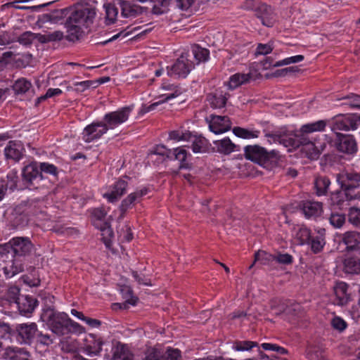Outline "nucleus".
<instances>
[{
  "label": "nucleus",
  "instance_id": "nucleus-39",
  "mask_svg": "<svg viewBox=\"0 0 360 360\" xmlns=\"http://www.w3.org/2000/svg\"><path fill=\"white\" fill-rule=\"evenodd\" d=\"M255 262L261 264L269 265L274 262V255L264 250H259L255 255Z\"/></svg>",
  "mask_w": 360,
  "mask_h": 360
},
{
  "label": "nucleus",
  "instance_id": "nucleus-31",
  "mask_svg": "<svg viewBox=\"0 0 360 360\" xmlns=\"http://www.w3.org/2000/svg\"><path fill=\"white\" fill-rule=\"evenodd\" d=\"M304 60V56L302 55H296L294 56H290L284 58L283 60H281L279 61L276 62L275 63H269L267 65V62L264 64L265 68H269L270 67H281L283 65H287L292 63H297L302 61Z\"/></svg>",
  "mask_w": 360,
  "mask_h": 360
},
{
  "label": "nucleus",
  "instance_id": "nucleus-40",
  "mask_svg": "<svg viewBox=\"0 0 360 360\" xmlns=\"http://www.w3.org/2000/svg\"><path fill=\"white\" fill-rule=\"evenodd\" d=\"M105 11V22L108 25L113 23L117 16L118 11L117 8L110 4H104L103 6Z\"/></svg>",
  "mask_w": 360,
  "mask_h": 360
},
{
  "label": "nucleus",
  "instance_id": "nucleus-60",
  "mask_svg": "<svg viewBox=\"0 0 360 360\" xmlns=\"http://www.w3.org/2000/svg\"><path fill=\"white\" fill-rule=\"evenodd\" d=\"M39 165L41 173L45 172L53 175L56 174V167L53 165L46 162L39 163Z\"/></svg>",
  "mask_w": 360,
  "mask_h": 360
},
{
  "label": "nucleus",
  "instance_id": "nucleus-58",
  "mask_svg": "<svg viewBox=\"0 0 360 360\" xmlns=\"http://www.w3.org/2000/svg\"><path fill=\"white\" fill-rule=\"evenodd\" d=\"M106 212L103 208H96L91 210V214L94 221H102L106 215ZM96 223V221H94Z\"/></svg>",
  "mask_w": 360,
  "mask_h": 360
},
{
  "label": "nucleus",
  "instance_id": "nucleus-2",
  "mask_svg": "<svg viewBox=\"0 0 360 360\" xmlns=\"http://www.w3.org/2000/svg\"><path fill=\"white\" fill-rule=\"evenodd\" d=\"M41 319L53 333L59 336L68 334L72 330L84 331L83 328L72 321L66 313L56 311L53 309L44 310Z\"/></svg>",
  "mask_w": 360,
  "mask_h": 360
},
{
  "label": "nucleus",
  "instance_id": "nucleus-19",
  "mask_svg": "<svg viewBox=\"0 0 360 360\" xmlns=\"http://www.w3.org/2000/svg\"><path fill=\"white\" fill-rule=\"evenodd\" d=\"M301 209L307 218L317 217L323 212L322 204L316 201H303Z\"/></svg>",
  "mask_w": 360,
  "mask_h": 360
},
{
  "label": "nucleus",
  "instance_id": "nucleus-13",
  "mask_svg": "<svg viewBox=\"0 0 360 360\" xmlns=\"http://www.w3.org/2000/svg\"><path fill=\"white\" fill-rule=\"evenodd\" d=\"M356 117L353 115H339L333 118V129L338 130H354L357 129Z\"/></svg>",
  "mask_w": 360,
  "mask_h": 360
},
{
  "label": "nucleus",
  "instance_id": "nucleus-9",
  "mask_svg": "<svg viewBox=\"0 0 360 360\" xmlns=\"http://www.w3.org/2000/svg\"><path fill=\"white\" fill-rule=\"evenodd\" d=\"M134 107L125 106L118 109L117 110L107 113L103 117V122L109 129H113L120 126V124L126 122Z\"/></svg>",
  "mask_w": 360,
  "mask_h": 360
},
{
  "label": "nucleus",
  "instance_id": "nucleus-14",
  "mask_svg": "<svg viewBox=\"0 0 360 360\" xmlns=\"http://www.w3.org/2000/svg\"><path fill=\"white\" fill-rule=\"evenodd\" d=\"M336 146L340 152L354 154L357 151L356 142L351 135L338 134Z\"/></svg>",
  "mask_w": 360,
  "mask_h": 360
},
{
  "label": "nucleus",
  "instance_id": "nucleus-50",
  "mask_svg": "<svg viewBox=\"0 0 360 360\" xmlns=\"http://www.w3.org/2000/svg\"><path fill=\"white\" fill-rule=\"evenodd\" d=\"M210 103L214 108H223L226 102V98L222 95L212 96L209 98Z\"/></svg>",
  "mask_w": 360,
  "mask_h": 360
},
{
  "label": "nucleus",
  "instance_id": "nucleus-22",
  "mask_svg": "<svg viewBox=\"0 0 360 360\" xmlns=\"http://www.w3.org/2000/svg\"><path fill=\"white\" fill-rule=\"evenodd\" d=\"M120 5L122 9V15L124 18H134L146 11V8L136 5H131L129 2L120 0Z\"/></svg>",
  "mask_w": 360,
  "mask_h": 360
},
{
  "label": "nucleus",
  "instance_id": "nucleus-44",
  "mask_svg": "<svg viewBox=\"0 0 360 360\" xmlns=\"http://www.w3.org/2000/svg\"><path fill=\"white\" fill-rule=\"evenodd\" d=\"M171 153V150L166 148L162 145H158L156 146L150 152V157L153 159V156L160 155L162 160H165V158H169Z\"/></svg>",
  "mask_w": 360,
  "mask_h": 360
},
{
  "label": "nucleus",
  "instance_id": "nucleus-3",
  "mask_svg": "<svg viewBox=\"0 0 360 360\" xmlns=\"http://www.w3.org/2000/svg\"><path fill=\"white\" fill-rule=\"evenodd\" d=\"M279 143L287 148L288 152L301 147L300 150L310 159H316L324 150L326 143L323 142L301 141L295 134L283 136L279 139Z\"/></svg>",
  "mask_w": 360,
  "mask_h": 360
},
{
  "label": "nucleus",
  "instance_id": "nucleus-34",
  "mask_svg": "<svg viewBox=\"0 0 360 360\" xmlns=\"http://www.w3.org/2000/svg\"><path fill=\"white\" fill-rule=\"evenodd\" d=\"M326 127V122L324 120H319L314 122L304 124L300 128L302 133H312L316 131H322Z\"/></svg>",
  "mask_w": 360,
  "mask_h": 360
},
{
  "label": "nucleus",
  "instance_id": "nucleus-54",
  "mask_svg": "<svg viewBox=\"0 0 360 360\" xmlns=\"http://www.w3.org/2000/svg\"><path fill=\"white\" fill-rule=\"evenodd\" d=\"M121 292L123 295L124 298L125 299V302L127 304L131 305H135L136 303V297H134L131 293V289L125 286L121 289Z\"/></svg>",
  "mask_w": 360,
  "mask_h": 360
},
{
  "label": "nucleus",
  "instance_id": "nucleus-10",
  "mask_svg": "<svg viewBox=\"0 0 360 360\" xmlns=\"http://www.w3.org/2000/svg\"><path fill=\"white\" fill-rule=\"evenodd\" d=\"M127 184H128L126 180L120 179L114 184L103 188L102 195L109 202H115L117 201L126 192Z\"/></svg>",
  "mask_w": 360,
  "mask_h": 360
},
{
  "label": "nucleus",
  "instance_id": "nucleus-17",
  "mask_svg": "<svg viewBox=\"0 0 360 360\" xmlns=\"http://www.w3.org/2000/svg\"><path fill=\"white\" fill-rule=\"evenodd\" d=\"M335 302L336 304L343 306L351 300L350 293L348 292V285L342 281L337 282L334 287Z\"/></svg>",
  "mask_w": 360,
  "mask_h": 360
},
{
  "label": "nucleus",
  "instance_id": "nucleus-8",
  "mask_svg": "<svg viewBox=\"0 0 360 360\" xmlns=\"http://www.w3.org/2000/svg\"><path fill=\"white\" fill-rule=\"evenodd\" d=\"M161 91L163 92L160 93L158 96L156 98L158 101L153 102L149 105H143L141 109V113L144 114L154 110L157 106L166 101L176 98L181 94V89L172 84H162Z\"/></svg>",
  "mask_w": 360,
  "mask_h": 360
},
{
  "label": "nucleus",
  "instance_id": "nucleus-16",
  "mask_svg": "<svg viewBox=\"0 0 360 360\" xmlns=\"http://www.w3.org/2000/svg\"><path fill=\"white\" fill-rule=\"evenodd\" d=\"M102 345L103 341L100 337L94 334H89L85 338L84 352L89 356H96L100 354Z\"/></svg>",
  "mask_w": 360,
  "mask_h": 360
},
{
  "label": "nucleus",
  "instance_id": "nucleus-28",
  "mask_svg": "<svg viewBox=\"0 0 360 360\" xmlns=\"http://www.w3.org/2000/svg\"><path fill=\"white\" fill-rule=\"evenodd\" d=\"M214 145L218 152L224 154H229L235 150V145L229 138L214 141Z\"/></svg>",
  "mask_w": 360,
  "mask_h": 360
},
{
  "label": "nucleus",
  "instance_id": "nucleus-45",
  "mask_svg": "<svg viewBox=\"0 0 360 360\" xmlns=\"http://www.w3.org/2000/svg\"><path fill=\"white\" fill-rule=\"evenodd\" d=\"M325 239L323 234L321 233L319 236L313 238L311 241V248L314 253L319 252L322 250L325 245Z\"/></svg>",
  "mask_w": 360,
  "mask_h": 360
},
{
  "label": "nucleus",
  "instance_id": "nucleus-56",
  "mask_svg": "<svg viewBox=\"0 0 360 360\" xmlns=\"http://www.w3.org/2000/svg\"><path fill=\"white\" fill-rule=\"evenodd\" d=\"M262 347L264 350H271V351H276L279 354H285L287 353V350L281 347H279L274 344L271 343H263L262 344Z\"/></svg>",
  "mask_w": 360,
  "mask_h": 360
},
{
  "label": "nucleus",
  "instance_id": "nucleus-47",
  "mask_svg": "<svg viewBox=\"0 0 360 360\" xmlns=\"http://www.w3.org/2000/svg\"><path fill=\"white\" fill-rule=\"evenodd\" d=\"M329 221L333 227L340 229L345 222V216L342 214L332 213L329 218Z\"/></svg>",
  "mask_w": 360,
  "mask_h": 360
},
{
  "label": "nucleus",
  "instance_id": "nucleus-6",
  "mask_svg": "<svg viewBox=\"0 0 360 360\" xmlns=\"http://www.w3.org/2000/svg\"><path fill=\"white\" fill-rule=\"evenodd\" d=\"M10 249L13 250L15 257L21 258L32 252L33 245L27 237H15L8 243L0 244V255L8 252Z\"/></svg>",
  "mask_w": 360,
  "mask_h": 360
},
{
  "label": "nucleus",
  "instance_id": "nucleus-62",
  "mask_svg": "<svg viewBox=\"0 0 360 360\" xmlns=\"http://www.w3.org/2000/svg\"><path fill=\"white\" fill-rule=\"evenodd\" d=\"M132 276L139 284L151 285L150 279L146 277H141L137 272H133Z\"/></svg>",
  "mask_w": 360,
  "mask_h": 360
},
{
  "label": "nucleus",
  "instance_id": "nucleus-55",
  "mask_svg": "<svg viewBox=\"0 0 360 360\" xmlns=\"http://www.w3.org/2000/svg\"><path fill=\"white\" fill-rule=\"evenodd\" d=\"M346 101L345 104L349 105L352 108H360V96L354 94L345 98Z\"/></svg>",
  "mask_w": 360,
  "mask_h": 360
},
{
  "label": "nucleus",
  "instance_id": "nucleus-1",
  "mask_svg": "<svg viewBox=\"0 0 360 360\" xmlns=\"http://www.w3.org/2000/svg\"><path fill=\"white\" fill-rule=\"evenodd\" d=\"M68 15L65 27L68 37L71 41L79 39L94 22L96 15L94 8L86 4H76L72 7L60 9L52 13V19L58 22V18Z\"/></svg>",
  "mask_w": 360,
  "mask_h": 360
},
{
  "label": "nucleus",
  "instance_id": "nucleus-43",
  "mask_svg": "<svg viewBox=\"0 0 360 360\" xmlns=\"http://www.w3.org/2000/svg\"><path fill=\"white\" fill-rule=\"evenodd\" d=\"M192 150L195 153H204L207 150V141L202 137H196L193 140Z\"/></svg>",
  "mask_w": 360,
  "mask_h": 360
},
{
  "label": "nucleus",
  "instance_id": "nucleus-21",
  "mask_svg": "<svg viewBox=\"0 0 360 360\" xmlns=\"http://www.w3.org/2000/svg\"><path fill=\"white\" fill-rule=\"evenodd\" d=\"M24 148L20 141H10L5 148L4 153L7 159L18 161L22 156Z\"/></svg>",
  "mask_w": 360,
  "mask_h": 360
},
{
  "label": "nucleus",
  "instance_id": "nucleus-48",
  "mask_svg": "<svg viewBox=\"0 0 360 360\" xmlns=\"http://www.w3.org/2000/svg\"><path fill=\"white\" fill-rule=\"evenodd\" d=\"M274 262L283 265L291 264L293 262V257L288 253H278L274 255Z\"/></svg>",
  "mask_w": 360,
  "mask_h": 360
},
{
  "label": "nucleus",
  "instance_id": "nucleus-35",
  "mask_svg": "<svg viewBox=\"0 0 360 360\" xmlns=\"http://www.w3.org/2000/svg\"><path fill=\"white\" fill-rule=\"evenodd\" d=\"M32 88V83L25 78H20L15 81L13 89L15 94H25Z\"/></svg>",
  "mask_w": 360,
  "mask_h": 360
},
{
  "label": "nucleus",
  "instance_id": "nucleus-18",
  "mask_svg": "<svg viewBox=\"0 0 360 360\" xmlns=\"http://www.w3.org/2000/svg\"><path fill=\"white\" fill-rule=\"evenodd\" d=\"M257 15L262 23L266 27H272L276 21L273 9L266 4H262L257 8Z\"/></svg>",
  "mask_w": 360,
  "mask_h": 360
},
{
  "label": "nucleus",
  "instance_id": "nucleus-57",
  "mask_svg": "<svg viewBox=\"0 0 360 360\" xmlns=\"http://www.w3.org/2000/svg\"><path fill=\"white\" fill-rule=\"evenodd\" d=\"M273 47L270 44H259L257 48V55H266L271 52Z\"/></svg>",
  "mask_w": 360,
  "mask_h": 360
},
{
  "label": "nucleus",
  "instance_id": "nucleus-5",
  "mask_svg": "<svg viewBox=\"0 0 360 360\" xmlns=\"http://www.w3.org/2000/svg\"><path fill=\"white\" fill-rule=\"evenodd\" d=\"M336 181L341 188L345 191L347 200L360 199L359 193L350 195L349 191L360 186V174L352 170L344 169L336 176Z\"/></svg>",
  "mask_w": 360,
  "mask_h": 360
},
{
  "label": "nucleus",
  "instance_id": "nucleus-30",
  "mask_svg": "<svg viewBox=\"0 0 360 360\" xmlns=\"http://www.w3.org/2000/svg\"><path fill=\"white\" fill-rule=\"evenodd\" d=\"M250 79L249 74L236 73L232 75L228 82L229 89H233L238 87L240 85L248 82Z\"/></svg>",
  "mask_w": 360,
  "mask_h": 360
},
{
  "label": "nucleus",
  "instance_id": "nucleus-23",
  "mask_svg": "<svg viewBox=\"0 0 360 360\" xmlns=\"http://www.w3.org/2000/svg\"><path fill=\"white\" fill-rule=\"evenodd\" d=\"M18 309L22 315L31 314L37 307V301L32 297L21 296L18 299Z\"/></svg>",
  "mask_w": 360,
  "mask_h": 360
},
{
  "label": "nucleus",
  "instance_id": "nucleus-53",
  "mask_svg": "<svg viewBox=\"0 0 360 360\" xmlns=\"http://www.w3.org/2000/svg\"><path fill=\"white\" fill-rule=\"evenodd\" d=\"M331 326L333 328L340 332L346 329L347 324L346 321L340 316H335L331 320Z\"/></svg>",
  "mask_w": 360,
  "mask_h": 360
},
{
  "label": "nucleus",
  "instance_id": "nucleus-61",
  "mask_svg": "<svg viewBox=\"0 0 360 360\" xmlns=\"http://www.w3.org/2000/svg\"><path fill=\"white\" fill-rule=\"evenodd\" d=\"M166 354V360H179L181 358V352L177 349H168Z\"/></svg>",
  "mask_w": 360,
  "mask_h": 360
},
{
  "label": "nucleus",
  "instance_id": "nucleus-52",
  "mask_svg": "<svg viewBox=\"0 0 360 360\" xmlns=\"http://www.w3.org/2000/svg\"><path fill=\"white\" fill-rule=\"evenodd\" d=\"M348 217L349 221L353 225L360 224V208L352 207L349 210Z\"/></svg>",
  "mask_w": 360,
  "mask_h": 360
},
{
  "label": "nucleus",
  "instance_id": "nucleus-37",
  "mask_svg": "<svg viewBox=\"0 0 360 360\" xmlns=\"http://www.w3.org/2000/svg\"><path fill=\"white\" fill-rule=\"evenodd\" d=\"M209 51L206 49L202 48L198 46H195L192 49V57H193L196 63L198 64L200 63L205 62L209 58Z\"/></svg>",
  "mask_w": 360,
  "mask_h": 360
},
{
  "label": "nucleus",
  "instance_id": "nucleus-25",
  "mask_svg": "<svg viewBox=\"0 0 360 360\" xmlns=\"http://www.w3.org/2000/svg\"><path fill=\"white\" fill-rule=\"evenodd\" d=\"M133 355L128 347L117 344L113 349L112 360H132Z\"/></svg>",
  "mask_w": 360,
  "mask_h": 360
},
{
  "label": "nucleus",
  "instance_id": "nucleus-20",
  "mask_svg": "<svg viewBox=\"0 0 360 360\" xmlns=\"http://www.w3.org/2000/svg\"><path fill=\"white\" fill-rule=\"evenodd\" d=\"M24 263L22 258L15 257L8 261L4 266L3 269L7 278H11L18 273L23 271Z\"/></svg>",
  "mask_w": 360,
  "mask_h": 360
},
{
  "label": "nucleus",
  "instance_id": "nucleus-51",
  "mask_svg": "<svg viewBox=\"0 0 360 360\" xmlns=\"http://www.w3.org/2000/svg\"><path fill=\"white\" fill-rule=\"evenodd\" d=\"M256 346V343L251 341H243L236 342L233 346V349L238 352L248 351Z\"/></svg>",
  "mask_w": 360,
  "mask_h": 360
},
{
  "label": "nucleus",
  "instance_id": "nucleus-49",
  "mask_svg": "<svg viewBox=\"0 0 360 360\" xmlns=\"http://www.w3.org/2000/svg\"><path fill=\"white\" fill-rule=\"evenodd\" d=\"M345 199L347 200L345 195V193H343L342 191L333 193L330 197L331 204L333 205H337L339 207H341L343 205Z\"/></svg>",
  "mask_w": 360,
  "mask_h": 360
},
{
  "label": "nucleus",
  "instance_id": "nucleus-42",
  "mask_svg": "<svg viewBox=\"0 0 360 360\" xmlns=\"http://www.w3.org/2000/svg\"><path fill=\"white\" fill-rule=\"evenodd\" d=\"M174 158L180 162V168H186L188 166L186 160L188 156L187 150L184 148H176L172 152Z\"/></svg>",
  "mask_w": 360,
  "mask_h": 360
},
{
  "label": "nucleus",
  "instance_id": "nucleus-46",
  "mask_svg": "<svg viewBox=\"0 0 360 360\" xmlns=\"http://www.w3.org/2000/svg\"><path fill=\"white\" fill-rule=\"evenodd\" d=\"M102 239L107 248H110L111 245L113 233L112 229L105 224L103 227H101Z\"/></svg>",
  "mask_w": 360,
  "mask_h": 360
},
{
  "label": "nucleus",
  "instance_id": "nucleus-11",
  "mask_svg": "<svg viewBox=\"0 0 360 360\" xmlns=\"http://www.w3.org/2000/svg\"><path fill=\"white\" fill-rule=\"evenodd\" d=\"M108 131V128L104 122H93L84 129L82 139L89 143L100 139Z\"/></svg>",
  "mask_w": 360,
  "mask_h": 360
},
{
  "label": "nucleus",
  "instance_id": "nucleus-15",
  "mask_svg": "<svg viewBox=\"0 0 360 360\" xmlns=\"http://www.w3.org/2000/svg\"><path fill=\"white\" fill-rule=\"evenodd\" d=\"M148 188L142 187L136 189L134 192L129 193L122 201L120 205V210L125 212L131 209L134 205L139 202L142 198L148 193Z\"/></svg>",
  "mask_w": 360,
  "mask_h": 360
},
{
  "label": "nucleus",
  "instance_id": "nucleus-33",
  "mask_svg": "<svg viewBox=\"0 0 360 360\" xmlns=\"http://www.w3.org/2000/svg\"><path fill=\"white\" fill-rule=\"evenodd\" d=\"M330 180L326 176H318L314 181L316 193L318 195H323L326 193L329 186Z\"/></svg>",
  "mask_w": 360,
  "mask_h": 360
},
{
  "label": "nucleus",
  "instance_id": "nucleus-27",
  "mask_svg": "<svg viewBox=\"0 0 360 360\" xmlns=\"http://www.w3.org/2000/svg\"><path fill=\"white\" fill-rule=\"evenodd\" d=\"M19 335L26 341L32 339L37 333V325L35 323L31 324H21L17 327Z\"/></svg>",
  "mask_w": 360,
  "mask_h": 360
},
{
  "label": "nucleus",
  "instance_id": "nucleus-64",
  "mask_svg": "<svg viewBox=\"0 0 360 360\" xmlns=\"http://www.w3.org/2000/svg\"><path fill=\"white\" fill-rule=\"evenodd\" d=\"M84 321L88 326H89L91 328H98L101 324L100 321L95 319L88 318V317H86V319H84Z\"/></svg>",
  "mask_w": 360,
  "mask_h": 360
},
{
  "label": "nucleus",
  "instance_id": "nucleus-12",
  "mask_svg": "<svg viewBox=\"0 0 360 360\" xmlns=\"http://www.w3.org/2000/svg\"><path fill=\"white\" fill-rule=\"evenodd\" d=\"M206 120L210 130L215 134L225 133L231 129V122L228 117L212 115Z\"/></svg>",
  "mask_w": 360,
  "mask_h": 360
},
{
  "label": "nucleus",
  "instance_id": "nucleus-26",
  "mask_svg": "<svg viewBox=\"0 0 360 360\" xmlns=\"http://www.w3.org/2000/svg\"><path fill=\"white\" fill-rule=\"evenodd\" d=\"M343 270L347 274L360 273V259L356 257H349L343 262Z\"/></svg>",
  "mask_w": 360,
  "mask_h": 360
},
{
  "label": "nucleus",
  "instance_id": "nucleus-29",
  "mask_svg": "<svg viewBox=\"0 0 360 360\" xmlns=\"http://www.w3.org/2000/svg\"><path fill=\"white\" fill-rule=\"evenodd\" d=\"M294 240L297 245H304L308 243L310 238V231L304 226H299L294 233Z\"/></svg>",
  "mask_w": 360,
  "mask_h": 360
},
{
  "label": "nucleus",
  "instance_id": "nucleus-41",
  "mask_svg": "<svg viewBox=\"0 0 360 360\" xmlns=\"http://www.w3.org/2000/svg\"><path fill=\"white\" fill-rule=\"evenodd\" d=\"M169 138L175 141H189L192 139V135L188 131L178 129L171 131Z\"/></svg>",
  "mask_w": 360,
  "mask_h": 360
},
{
  "label": "nucleus",
  "instance_id": "nucleus-32",
  "mask_svg": "<svg viewBox=\"0 0 360 360\" xmlns=\"http://www.w3.org/2000/svg\"><path fill=\"white\" fill-rule=\"evenodd\" d=\"M343 241L349 249H353L360 244V233L355 231H348L344 234Z\"/></svg>",
  "mask_w": 360,
  "mask_h": 360
},
{
  "label": "nucleus",
  "instance_id": "nucleus-63",
  "mask_svg": "<svg viewBox=\"0 0 360 360\" xmlns=\"http://www.w3.org/2000/svg\"><path fill=\"white\" fill-rule=\"evenodd\" d=\"M75 86H77V90L79 91H83L85 89L89 88L91 85V81H83L80 82H75L74 84Z\"/></svg>",
  "mask_w": 360,
  "mask_h": 360
},
{
  "label": "nucleus",
  "instance_id": "nucleus-7",
  "mask_svg": "<svg viewBox=\"0 0 360 360\" xmlns=\"http://www.w3.org/2000/svg\"><path fill=\"white\" fill-rule=\"evenodd\" d=\"M195 63L191 60V56L188 53H183L171 66L167 67V75L175 77H186L192 69Z\"/></svg>",
  "mask_w": 360,
  "mask_h": 360
},
{
  "label": "nucleus",
  "instance_id": "nucleus-36",
  "mask_svg": "<svg viewBox=\"0 0 360 360\" xmlns=\"http://www.w3.org/2000/svg\"><path fill=\"white\" fill-rule=\"evenodd\" d=\"M164 350L160 345L153 347H148L145 352L144 360H162L164 355Z\"/></svg>",
  "mask_w": 360,
  "mask_h": 360
},
{
  "label": "nucleus",
  "instance_id": "nucleus-59",
  "mask_svg": "<svg viewBox=\"0 0 360 360\" xmlns=\"http://www.w3.org/2000/svg\"><path fill=\"white\" fill-rule=\"evenodd\" d=\"M177 6L184 11H188L195 5L196 0H176Z\"/></svg>",
  "mask_w": 360,
  "mask_h": 360
},
{
  "label": "nucleus",
  "instance_id": "nucleus-24",
  "mask_svg": "<svg viewBox=\"0 0 360 360\" xmlns=\"http://www.w3.org/2000/svg\"><path fill=\"white\" fill-rule=\"evenodd\" d=\"M25 179L32 181L37 179H42L39 165L37 162H32L25 167L22 171Z\"/></svg>",
  "mask_w": 360,
  "mask_h": 360
},
{
  "label": "nucleus",
  "instance_id": "nucleus-38",
  "mask_svg": "<svg viewBox=\"0 0 360 360\" xmlns=\"http://www.w3.org/2000/svg\"><path fill=\"white\" fill-rule=\"evenodd\" d=\"M233 131L236 136L245 139L257 138L259 134V131L248 130L241 127H236Z\"/></svg>",
  "mask_w": 360,
  "mask_h": 360
},
{
  "label": "nucleus",
  "instance_id": "nucleus-4",
  "mask_svg": "<svg viewBox=\"0 0 360 360\" xmlns=\"http://www.w3.org/2000/svg\"><path fill=\"white\" fill-rule=\"evenodd\" d=\"M245 156L252 162L264 164H276L280 160V154L275 150L267 151L264 148L257 145L248 146L244 149Z\"/></svg>",
  "mask_w": 360,
  "mask_h": 360
}]
</instances>
